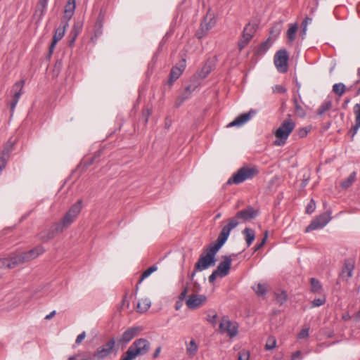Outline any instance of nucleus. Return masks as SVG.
I'll list each match as a JSON object with an SVG mask.
<instances>
[{
  "label": "nucleus",
  "mask_w": 360,
  "mask_h": 360,
  "mask_svg": "<svg viewBox=\"0 0 360 360\" xmlns=\"http://www.w3.org/2000/svg\"><path fill=\"white\" fill-rule=\"evenodd\" d=\"M55 315H56V311L53 310L49 314H48L45 316V319L49 320V319H52Z\"/></svg>",
  "instance_id": "nucleus-64"
},
{
  "label": "nucleus",
  "mask_w": 360,
  "mask_h": 360,
  "mask_svg": "<svg viewBox=\"0 0 360 360\" xmlns=\"http://www.w3.org/2000/svg\"><path fill=\"white\" fill-rule=\"evenodd\" d=\"M255 291L258 295H263L266 293V288L264 285L258 283L255 288Z\"/></svg>",
  "instance_id": "nucleus-42"
},
{
  "label": "nucleus",
  "mask_w": 360,
  "mask_h": 360,
  "mask_svg": "<svg viewBox=\"0 0 360 360\" xmlns=\"http://www.w3.org/2000/svg\"><path fill=\"white\" fill-rule=\"evenodd\" d=\"M216 23V20L212 15H207L204 18L203 22L200 25V31L202 32V34H198V37L201 38L204 34H205L212 27L214 26Z\"/></svg>",
  "instance_id": "nucleus-16"
},
{
  "label": "nucleus",
  "mask_w": 360,
  "mask_h": 360,
  "mask_svg": "<svg viewBox=\"0 0 360 360\" xmlns=\"http://www.w3.org/2000/svg\"><path fill=\"white\" fill-rule=\"evenodd\" d=\"M272 89L274 93L284 94L286 92V89L281 85H276Z\"/></svg>",
  "instance_id": "nucleus-46"
},
{
  "label": "nucleus",
  "mask_w": 360,
  "mask_h": 360,
  "mask_svg": "<svg viewBox=\"0 0 360 360\" xmlns=\"http://www.w3.org/2000/svg\"><path fill=\"white\" fill-rule=\"evenodd\" d=\"M8 158L9 157H7L6 155H3L2 154L0 156V174L6 167Z\"/></svg>",
  "instance_id": "nucleus-43"
},
{
  "label": "nucleus",
  "mask_w": 360,
  "mask_h": 360,
  "mask_svg": "<svg viewBox=\"0 0 360 360\" xmlns=\"http://www.w3.org/2000/svg\"><path fill=\"white\" fill-rule=\"evenodd\" d=\"M255 114V112L252 110H250L247 113H243L237 117L233 121L230 122L227 127H240L249 121L252 117Z\"/></svg>",
  "instance_id": "nucleus-15"
},
{
  "label": "nucleus",
  "mask_w": 360,
  "mask_h": 360,
  "mask_svg": "<svg viewBox=\"0 0 360 360\" xmlns=\"http://www.w3.org/2000/svg\"><path fill=\"white\" fill-rule=\"evenodd\" d=\"M287 300V295L285 292H281L280 293H278L276 295V300L280 304H282L283 302H285Z\"/></svg>",
  "instance_id": "nucleus-44"
},
{
  "label": "nucleus",
  "mask_w": 360,
  "mask_h": 360,
  "mask_svg": "<svg viewBox=\"0 0 360 360\" xmlns=\"http://www.w3.org/2000/svg\"><path fill=\"white\" fill-rule=\"evenodd\" d=\"M332 107L331 101H324L319 108L317 110V115H322L326 111L329 110Z\"/></svg>",
  "instance_id": "nucleus-31"
},
{
  "label": "nucleus",
  "mask_w": 360,
  "mask_h": 360,
  "mask_svg": "<svg viewBox=\"0 0 360 360\" xmlns=\"http://www.w3.org/2000/svg\"><path fill=\"white\" fill-rule=\"evenodd\" d=\"M288 52L283 49L279 50L274 56V63L280 72H285L288 70Z\"/></svg>",
  "instance_id": "nucleus-8"
},
{
  "label": "nucleus",
  "mask_w": 360,
  "mask_h": 360,
  "mask_svg": "<svg viewBox=\"0 0 360 360\" xmlns=\"http://www.w3.org/2000/svg\"><path fill=\"white\" fill-rule=\"evenodd\" d=\"M312 21V19L311 18H308L307 17L304 21L302 22V25L303 27H307V25L308 23L311 22Z\"/></svg>",
  "instance_id": "nucleus-62"
},
{
  "label": "nucleus",
  "mask_w": 360,
  "mask_h": 360,
  "mask_svg": "<svg viewBox=\"0 0 360 360\" xmlns=\"http://www.w3.org/2000/svg\"><path fill=\"white\" fill-rule=\"evenodd\" d=\"M352 319L355 322L360 321V309L352 316Z\"/></svg>",
  "instance_id": "nucleus-59"
},
{
  "label": "nucleus",
  "mask_w": 360,
  "mask_h": 360,
  "mask_svg": "<svg viewBox=\"0 0 360 360\" xmlns=\"http://www.w3.org/2000/svg\"><path fill=\"white\" fill-rule=\"evenodd\" d=\"M301 100H302L301 96H300V94H298V97L294 96V98H293V103H294L295 109L296 112L300 116L304 117L305 116V112H304V109L302 108V107L299 103V101H301Z\"/></svg>",
  "instance_id": "nucleus-30"
},
{
  "label": "nucleus",
  "mask_w": 360,
  "mask_h": 360,
  "mask_svg": "<svg viewBox=\"0 0 360 360\" xmlns=\"http://www.w3.org/2000/svg\"><path fill=\"white\" fill-rule=\"evenodd\" d=\"M326 299L325 296H323L322 297L314 299L311 302V307H318L320 306H322L326 303Z\"/></svg>",
  "instance_id": "nucleus-41"
},
{
  "label": "nucleus",
  "mask_w": 360,
  "mask_h": 360,
  "mask_svg": "<svg viewBox=\"0 0 360 360\" xmlns=\"http://www.w3.org/2000/svg\"><path fill=\"white\" fill-rule=\"evenodd\" d=\"M218 276H219V274L214 270L209 276V281L213 283Z\"/></svg>",
  "instance_id": "nucleus-55"
},
{
  "label": "nucleus",
  "mask_w": 360,
  "mask_h": 360,
  "mask_svg": "<svg viewBox=\"0 0 360 360\" xmlns=\"http://www.w3.org/2000/svg\"><path fill=\"white\" fill-rule=\"evenodd\" d=\"M331 219L330 214H322L314 219L307 227L306 231H313L323 228Z\"/></svg>",
  "instance_id": "nucleus-9"
},
{
  "label": "nucleus",
  "mask_w": 360,
  "mask_h": 360,
  "mask_svg": "<svg viewBox=\"0 0 360 360\" xmlns=\"http://www.w3.org/2000/svg\"><path fill=\"white\" fill-rule=\"evenodd\" d=\"M354 270V264L352 262L347 260L345 262L344 267L341 272V276L345 279H348L352 276Z\"/></svg>",
  "instance_id": "nucleus-19"
},
{
  "label": "nucleus",
  "mask_w": 360,
  "mask_h": 360,
  "mask_svg": "<svg viewBox=\"0 0 360 360\" xmlns=\"http://www.w3.org/2000/svg\"><path fill=\"white\" fill-rule=\"evenodd\" d=\"M24 84H25V81L20 80V81L16 82L13 85V90L15 91V94H14L13 99L19 101L21 95L22 94V88H23Z\"/></svg>",
  "instance_id": "nucleus-25"
},
{
  "label": "nucleus",
  "mask_w": 360,
  "mask_h": 360,
  "mask_svg": "<svg viewBox=\"0 0 360 360\" xmlns=\"http://www.w3.org/2000/svg\"><path fill=\"white\" fill-rule=\"evenodd\" d=\"M295 127V122L292 119L284 120L274 133L276 139L274 144L277 146H283Z\"/></svg>",
  "instance_id": "nucleus-3"
},
{
  "label": "nucleus",
  "mask_w": 360,
  "mask_h": 360,
  "mask_svg": "<svg viewBox=\"0 0 360 360\" xmlns=\"http://www.w3.org/2000/svg\"><path fill=\"white\" fill-rule=\"evenodd\" d=\"M298 29L297 24H291L290 25L289 29L287 31L286 37L288 41V43L291 44L296 37L297 31Z\"/></svg>",
  "instance_id": "nucleus-23"
},
{
  "label": "nucleus",
  "mask_w": 360,
  "mask_h": 360,
  "mask_svg": "<svg viewBox=\"0 0 360 360\" xmlns=\"http://www.w3.org/2000/svg\"><path fill=\"white\" fill-rule=\"evenodd\" d=\"M258 215V211L255 210L252 207L249 206L245 210H242L237 212L236 218H233L237 221V219H240L243 221L251 220L255 219Z\"/></svg>",
  "instance_id": "nucleus-13"
},
{
  "label": "nucleus",
  "mask_w": 360,
  "mask_h": 360,
  "mask_svg": "<svg viewBox=\"0 0 360 360\" xmlns=\"http://www.w3.org/2000/svg\"><path fill=\"white\" fill-rule=\"evenodd\" d=\"M309 328L308 326H304L299 333L297 338H307L309 335Z\"/></svg>",
  "instance_id": "nucleus-47"
},
{
  "label": "nucleus",
  "mask_w": 360,
  "mask_h": 360,
  "mask_svg": "<svg viewBox=\"0 0 360 360\" xmlns=\"http://www.w3.org/2000/svg\"><path fill=\"white\" fill-rule=\"evenodd\" d=\"M315 210V203L313 200H311L310 203L307 206L306 212L311 214Z\"/></svg>",
  "instance_id": "nucleus-50"
},
{
  "label": "nucleus",
  "mask_w": 360,
  "mask_h": 360,
  "mask_svg": "<svg viewBox=\"0 0 360 360\" xmlns=\"http://www.w3.org/2000/svg\"><path fill=\"white\" fill-rule=\"evenodd\" d=\"M143 328L141 326H133L124 331L122 338H134L141 335Z\"/></svg>",
  "instance_id": "nucleus-21"
},
{
  "label": "nucleus",
  "mask_w": 360,
  "mask_h": 360,
  "mask_svg": "<svg viewBox=\"0 0 360 360\" xmlns=\"http://www.w3.org/2000/svg\"><path fill=\"white\" fill-rule=\"evenodd\" d=\"M75 8V0H68L67 5L65 6V12L66 14L70 15V17L72 16L73 11Z\"/></svg>",
  "instance_id": "nucleus-37"
},
{
  "label": "nucleus",
  "mask_w": 360,
  "mask_h": 360,
  "mask_svg": "<svg viewBox=\"0 0 360 360\" xmlns=\"http://www.w3.org/2000/svg\"><path fill=\"white\" fill-rule=\"evenodd\" d=\"M149 350V342L146 339H137L121 356L120 360H134L137 356L146 354Z\"/></svg>",
  "instance_id": "nucleus-2"
},
{
  "label": "nucleus",
  "mask_w": 360,
  "mask_h": 360,
  "mask_svg": "<svg viewBox=\"0 0 360 360\" xmlns=\"http://www.w3.org/2000/svg\"><path fill=\"white\" fill-rule=\"evenodd\" d=\"M310 284L312 292L317 294H321L323 292L322 285L318 279L315 278H310Z\"/></svg>",
  "instance_id": "nucleus-27"
},
{
  "label": "nucleus",
  "mask_w": 360,
  "mask_h": 360,
  "mask_svg": "<svg viewBox=\"0 0 360 360\" xmlns=\"http://www.w3.org/2000/svg\"><path fill=\"white\" fill-rule=\"evenodd\" d=\"M18 102V101L13 99V101H12V102L11 103V112L14 111Z\"/></svg>",
  "instance_id": "nucleus-63"
},
{
  "label": "nucleus",
  "mask_w": 360,
  "mask_h": 360,
  "mask_svg": "<svg viewBox=\"0 0 360 360\" xmlns=\"http://www.w3.org/2000/svg\"><path fill=\"white\" fill-rule=\"evenodd\" d=\"M188 293V288L185 287L179 295V300L184 301Z\"/></svg>",
  "instance_id": "nucleus-54"
},
{
  "label": "nucleus",
  "mask_w": 360,
  "mask_h": 360,
  "mask_svg": "<svg viewBox=\"0 0 360 360\" xmlns=\"http://www.w3.org/2000/svg\"><path fill=\"white\" fill-rule=\"evenodd\" d=\"M68 227V226L67 225H65L64 221L62 219L61 221L53 224L50 228L47 234L41 235V239L44 242H46L49 240L53 238L56 233L63 232V230Z\"/></svg>",
  "instance_id": "nucleus-11"
},
{
  "label": "nucleus",
  "mask_w": 360,
  "mask_h": 360,
  "mask_svg": "<svg viewBox=\"0 0 360 360\" xmlns=\"http://www.w3.org/2000/svg\"><path fill=\"white\" fill-rule=\"evenodd\" d=\"M347 91V86L342 82L336 83L333 86V92L341 97Z\"/></svg>",
  "instance_id": "nucleus-29"
},
{
  "label": "nucleus",
  "mask_w": 360,
  "mask_h": 360,
  "mask_svg": "<svg viewBox=\"0 0 360 360\" xmlns=\"http://www.w3.org/2000/svg\"><path fill=\"white\" fill-rule=\"evenodd\" d=\"M356 172H353L352 173H351L349 174V176L346 179H345L344 181H342L341 182V184H340L341 188L343 189H347L354 184V182L356 181Z\"/></svg>",
  "instance_id": "nucleus-24"
},
{
  "label": "nucleus",
  "mask_w": 360,
  "mask_h": 360,
  "mask_svg": "<svg viewBox=\"0 0 360 360\" xmlns=\"http://www.w3.org/2000/svg\"><path fill=\"white\" fill-rule=\"evenodd\" d=\"M217 314L214 310H209L207 315V321L210 323L213 326L217 323Z\"/></svg>",
  "instance_id": "nucleus-32"
},
{
  "label": "nucleus",
  "mask_w": 360,
  "mask_h": 360,
  "mask_svg": "<svg viewBox=\"0 0 360 360\" xmlns=\"http://www.w3.org/2000/svg\"><path fill=\"white\" fill-rule=\"evenodd\" d=\"M183 302H184V301L178 299V300L176 301V302L175 304V309L176 310H179L181 308V307L183 306Z\"/></svg>",
  "instance_id": "nucleus-60"
},
{
  "label": "nucleus",
  "mask_w": 360,
  "mask_h": 360,
  "mask_svg": "<svg viewBox=\"0 0 360 360\" xmlns=\"http://www.w3.org/2000/svg\"><path fill=\"white\" fill-rule=\"evenodd\" d=\"M150 115V110L149 109H146L143 111L142 120L145 124L148 122Z\"/></svg>",
  "instance_id": "nucleus-51"
},
{
  "label": "nucleus",
  "mask_w": 360,
  "mask_h": 360,
  "mask_svg": "<svg viewBox=\"0 0 360 360\" xmlns=\"http://www.w3.org/2000/svg\"><path fill=\"white\" fill-rule=\"evenodd\" d=\"M181 74L182 72H181L180 69L177 68L176 67H174L170 72L169 83L172 84L174 81L176 80Z\"/></svg>",
  "instance_id": "nucleus-33"
},
{
  "label": "nucleus",
  "mask_w": 360,
  "mask_h": 360,
  "mask_svg": "<svg viewBox=\"0 0 360 360\" xmlns=\"http://www.w3.org/2000/svg\"><path fill=\"white\" fill-rule=\"evenodd\" d=\"M211 66L206 63L199 72V77L200 78L206 77L211 72Z\"/></svg>",
  "instance_id": "nucleus-39"
},
{
  "label": "nucleus",
  "mask_w": 360,
  "mask_h": 360,
  "mask_svg": "<svg viewBox=\"0 0 360 360\" xmlns=\"http://www.w3.org/2000/svg\"><path fill=\"white\" fill-rule=\"evenodd\" d=\"M57 43H58V41H56V39H53V41H52V43L51 44L50 46H49V55H51L53 53L54 48H55V46H56Z\"/></svg>",
  "instance_id": "nucleus-57"
},
{
  "label": "nucleus",
  "mask_w": 360,
  "mask_h": 360,
  "mask_svg": "<svg viewBox=\"0 0 360 360\" xmlns=\"http://www.w3.org/2000/svg\"><path fill=\"white\" fill-rule=\"evenodd\" d=\"M250 353L247 350H242L238 353V360H249Z\"/></svg>",
  "instance_id": "nucleus-45"
},
{
  "label": "nucleus",
  "mask_w": 360,
  "mask_h": 360,
  "mask_svg": "<svg viewBox=\"0 0 360 360\" xmlns=\"http://www.w3.org/2000/svg\"><path fill=\"white\" fill-rule=\"evenodd\" d=\"M57 43H58V41H56V39H53V41H52V43L51 44L50 46H49V55H51L53 53L54 48H55V46H56Z\"/></svg>",
  "instance_id": "nucleus-56"
},
{
  "label": "nucleus",
  "mask_w": 360,
  "mask_h": 360,
  "mask_svg": "<svg viewBox=\"0 0 360 360\" xmlns=\"http://www.w3.org/2000/svg\"><path fill=\"white\" fill-rule=\"evenodd\" d=\"M258 172L256 167L243 166L229 179L227 184H240L246 180L253 179Z\"/></svg>",
  "instance_id": "nucleus-4"
},
{
  "label": "nucleus",
  "mask_w": 360,
  "mask_h": 360,
  "mask_svg": "<svg viewBox=\"0 0 360 360\" xmlns=\"http://www.w3.org/2000/svg\"><path fill=\"white\" fill-rule=\"evenodd\" d=\"M151 305V302L149 298H143L140 300L138 302L137 309L139 312H145L146 311Z\"/></svg>",
  "instance_id": "nucleus-26"
},
{
  "label": "nucleus",
  "mask_w": 360,
  "mask_h": 360,
  "mask_svg": "<svg viewBox=\"0 0 360 360\" xmlns=\"http://www.w3.org/2000/svg\"><path fill=\"white\" fill-rule=\"evenodd\" d=\"M254 33L255 27L253 25L248 24L245 27L242 38L238 43L240 50H242L248 44L253 37Z\"/></svg>",
  "instance_id": "nucleus-12"
},
{
  "label": "nucleus",
  "mask_w": 360,
  "mask_h": 360,
  "mask_svg": "<svg viewBox=\"0 0 360 360\" xmlns=\"http://www.w3.org/2000/svg\"><path fill=\"white\" fill-rule=\"evenodd\" d=\"M44 248L42 246L39 245L27 252L22 253L25 258V262L27 263L36 259L39 255H42L44 252Z\"/></svg>",
  "instance_id": "nucleus-17"
},
{
  "label": "nucleus",
  "mask_w": 360,
  "mask_h": 360,
  "mask_svg": "<svg viewBox=\"0 0 360 360\" xmlns=\"http://www.w3.org/2000/svg\"><path fill=\"white\" fill-rule=\"evenodd\" d=\"M301 352L300 351H297L296 352L292 354V360H300Z\"/></svg>",
  "instance_id": "nucleus-58"
},
{
  "label": "nucleus",
  "mask_w": 360,
  "mask_h": 360,
  "mask_svg": "<svg viewBox=\"0 0 360 360\" xmlns=\"http://www.w3.org/2000/svg\"><path fill=\"white\" fill-rule=\"evenodd\" d=\"M82 208V200H78L73 204L62 219L65 225L70 226L77 217Z\"/></svg>",
  "instance_id": "nucleus-6"
},
{
  "label": "nucleus",
  "mask_w": 360,
  "mask_h": 360,
  "mask_svg": "<svg viewBox=\"0 0 360 360\" xmlns=\"http://www.w3.org/2000/svg\"><path fill=\"white\" fill-rule=\"evenodd\" d=\"M14 144H15L14 141L9 140L4 146V148L1 152L2 155L9 157V154L13 150V147Z\"/></svg>",
  "instance_id": "nucleus-36"
},
{
  "label": "nucleus",
  "mask_w": 360,
  "mask_h": 360,
  "mask_svg": "<svg viewBox=\"0 0 360 360\" xmlns=\"http://www.w3.org/2000/svg\"><path fill=\"white\" fill-rule=\"evenodd\" d=\"M25 263L26 262L22 253L7 258H0V268L13 269Z\"/></svg>",
  "instance_id": "nucleus-7"
},
{
  "label": "nucleus",
  "mask_w": 360,
  "mask_h": 360,
  "mask_svg": "<svg viewBox=\"0 0 360 360\" xmlns=\"http://www.w3.org/2000/svg\"><path fill=\"white\" fill-rule=\"evenodd\" d=\"M198 340L191 339L188 342H186V352L190 356H193L198 352L199 345Z\"/></svg>",
  "instance_id": "nucleus-20"
},
{
  "label": "nucleus",
  "mask_w": 360,
  "mask_h": 360,
  "mask_svg": "<svg viewBox=\"0 0 360 360\" xmlns=\"http://www.w3.org/2000/svg\"><path fill=\"white\" fill-rule=\"evenodd\" d=\"M207 300L204 295L191 294L186 300V304L190 309H195L202 306Z\"/></svg>",
  "instance_id": "nucleus-10"
},
{
  "label": "nucleus",
  "mask_w": 360,
  "mask_h": 360,
  "mask_svg": "<svg viewBox=\"0 0 360 360\" xmlns=\"http://www.w3.org/2000/svg\"><path fill=\"white\" fill-rule=\"evenodd\" d=\"M68 26V24H65L63 27H59L56 29L55 34L53 35V39H56V41H60L64 36L65 32V27Z\"/></svg>",
  "instance_id": "nucleus-35"
},
{
  "label": "nucleus",
  "mask_w": 360,
  "mask_h": 360,
  "mask_svg": "<svg viewBox=\"0 0 360 360\" xmlns=\"http://www.w3.org/2000/svg\"><path fill=\"white\" fill-rule=\"evenodd\" d=\"M238 225V221L234 219H230L228 224L222 228L216 243L214 244H211L205 250V252L200 256V258L195 264V271H201L215 264V255L217 252L227 240L231 230L236 228Z\"/></svg>",
  "instance_id": "nucleus-1"
},
{
  "label": "nucleus",
  "mask_w": 360,
  "mask_h": 360,
  "mask_svg": "<svg viewBox=\"0 0 360 360\" xmlns=\"http://www.w3.org/2000/svg\"><path fill=\"white\" fill-rule=\"evenodd\" d=\"M186 61L185 58H182L175 67L181 70V72H184L186 68Z\"/></svg>",
  "instance_id": "nucleus-49"
},
{
  "label": "nucleus",
  "mask_w": 360,
  "mask_h": 360,
  "mask_svg": "<svg viewBox=\"0 0 360 360\" xmlns=\"http://www.w3.org/2000/svg\"><path fill=\"white\" fill-rule=\"evenodd\" d=\"M267 237H268V232H267V231H266V232H265V234H264V238L262 239V242H261L260 243H259V244L256 246L255 251L258 250L259 249H260V248H262V247L265 244V243H266V239H267Z\"/></svg>",
  "instance_id": "nucleus-53"
},
{
  "label": "nucleus",
  "mask_w": 360,
  "mask_h": 360,
  "mask_svg": "<svg viewBox=\"0 0 360 360\" xmlns=\"http://www.w3.org/2000/svg\"><path fill=\"white\" fill-rule=\"evenodd\" d=\"M309 131V130L307 127L301 128L298 130V136L300 138H304L307 135Z\"/></svg>",
  "instance_id": "nucleus-52"
},
{
  "label": "nucleus",
  "mask_w": 360,
  "mask_h": 360,
  "mask_svg": "<svg viewBox=\"0 0 360 360\" xmlns=\"http://www.w3.org/2000/svg\"><path fill=\"white\" fill-rule=\"evenodd\" d=\"M243 233L245 236V240H246L247 245H248V247H249L252 243V242L254 241V240L255 238V231L252 229L245 228L243 230Z\"/></svg>",
  "instance_id": "nucleus-28"
},
{
  "label": "nucleus",
  "mask_w": 360,
  "mask_h": 360,
  "mask_svg": "<svg viewBox=\"0 0 360 360\" xmlns=\"http://www.w3.org/2000/svg\"><path fill=\"white\" fill-rule=\"evenodd\" d=\"M283 29L282 22H277L274 23L270 30V38L272 41H274L280 35Z\"/></svg>",
  "instance_id": "nucleus-22"
},
{
  "label": "nucleus",
  "mask_w": 360,
  "mask_h": 360,
  "mask_svg": "<svg viewBox=\"0 0 360 360\" xmlns=\"http://www.w3.org/2000/svg\"><path fill=\"white\" fill-rule=\"evenodd\" d=\"M158 270V267L156 265H153L144 271L141 276V278L139 281V284L141 283L145 278L148 277L152 273Z\"/></svg>",
  "instance_id": "nucleus-34"
},
{
  "label": "nucleus",
  "mask_w": 360,
  "mask_h": 360,
  "mask_svg": "<svg viewBox=\"0 0 360 360\" xmlns=\"http://www.w3.org/2000/svg\"><path fill=\"white\" fill-rule=\"evenodd\" d=\"M276 342L275 339H269L265 345V348L267 350L274 349L276 347Z\"/></svg>",
  "instance_id": "nucleus-48"
},
{
  "label": "nucleus",
  "mask_w": 360,
  "mask_h": 360,
  "mask_svg": "<svg viewBox=\"0 0 360 360\" xmlns=\"http://www.w3.org/2000/svg\"><path fill=\"white\" fill-rule=\"evenodd\" d=\"M232 259L230 256H224L223 261H221L217 269L215 270L219 274V277L223 278L229 274L231 266Z\"/></svg>",
  "instance_id": "nucleus-14"
},
{
  "label": "nucleus",
  "mask_w": 360,
  "mask_h": 360,
  "mask_svg": "<svg viewBox=\"0 0 360 360\" xmlns=\"http://www.w3.org/2000/svg\"><path fill=\"white\" fill-rule=\"evenodd\" d=\"M271 39L270 38H268L265 41L262 43L259 48V52L260 53H265L271 46L272 41H271Z\"/></svg>",
  "instance_id": "nucleus-38"
},
{
  "label": "nucleus",
  "mask_w": 360,
  "mask_h": 360,
  "mask_svg": "<svg viewBox=\"0 0 360 360\" xmlns=\"http://www.w3.org/2000/svg\"><path fill=\"white\" fill-rule=\"evenodd\" d=\"M219 330L222 334L226 333L230 338H233L238 334V324L231 321L228 316H223L219 323Z\"/></svg>",
  "instance_id": "nucleus-5"
},
{
  "label": "nucleus",
  "mask_w": 360,
  "mask_h": 360,
  "mask_svg": "<svg viewBox=\"0 0 360 360\" xmlns=\"http://www.w3.org/2000/svg\"><path fill=\"white\" fill-rule=\"evenodd\" d=\"M115 345V341L111 339L104 347L98 348L97 352L95 354L98 359H101L107 356L112 351Z\"/></svg>",
  "instance_id": "nucleus-18"
},
{
  "label": "nucleus",
  "mask_w": 360,
  "mask_h": 360,
  "mask_svg": "<svg viewBox=\"0 0 360 360\" xmlns=\"http://www.w3.org/2000/svg\"><path fill=\"white\" fill-rule=\"evenodd\" d=\"M352 318V316L348 312L343 314L342 316V319L345 321L350 320Z\"/></svg>",
  "instance_id": "nucleus-61"
},
{
  "label": "nucleus",
  "mask_w": 360,
  "mask_h": 360,
  "mask_svg": "<svg viewBox=\"0 0 360 360\" xmlns=\"http://www.w3.org/2000/svg\"><path fill=\"white\" fill-rule=\"evenodd\" d=\"M192 91H193V89L191 88V86H188L186 89L184 94L178 98V101H179V105L182 103L186 99H187L188 98V96L191 95Z\"/></svg>",
  "instance_id": "nucleus-40"
}]
</instances>
